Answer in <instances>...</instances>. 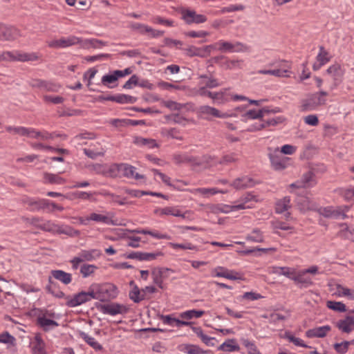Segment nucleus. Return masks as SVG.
I'll return each mask as SVG.
<instances>
[{"label":"nucleus","mask_w":354,"mask_h":354,"mask_svg":"<svg viewBox=\"0 0 354 354\" xmlns=\"http://www.w3.org/2000/svg\"><path fill=\"white\" fill-rule=\"evenodd\" d=\"M136 169V167L127 163H115L109 167V175L113 177L120 174L129 179L145 183L146 177L137 172Z\"/></svg>","instance_id":"f257e3e1"},{"label":"nucleus","mask_w":354,"mask_h":354,"mask_svg":"<svg viewBox=\"0 0 354 354\" xmlns=\"http://www.w3.org/2000/svg\"><path fill=\"white\" fill-rule=\"evenodd\" d=\"M39 229L53 234H66L71 237L78 236L80 232L70 225H58L51 221H46L39 226Z\"/></svg>","instance_id":"f03ea898"},{"label":"nucleus","mask_w":354,"mask_h":354,"mask_svg":"<svg viewBox=\"0 0 354 354\" xmlns=\"http://www.w3.org/2000/svg\"><path fill=\"white\" fill-rule=\"evenodd\" d=\"M95 287L99 297V301L105 302L113 299L118 295L116 286L111 283H96Z\"/></svg>","instance_id":"7ed1b4c3"},{"label":"nucleus","mask_w":354,"mask_h":354,"mask_svg":"<svg viewBox=\"0 0 354 354\" xmlns=\"http://www.w3.org/2000/svg\"><path fill=\"white\" fill-rule=\"evenodd\" d=\"M328 93L326 91H319L310 95L302 102V110L309 111L315 110L317 107L326 104V97Z\"/></svg>","instance_id":"20e7f679"},{"label":"nucleus","mask_w":354,"mask_h":354,"mask_svg":"<svg viewBox=\"0 0 354 354\" xmlns=\"http://www.w3.org/2000/svg\"><path fill=\"white\" fill-rule=\"evenodd\" d=\"M216 46L217 50L223 53H245L250 50L249 46L238 41L230 42L221 39L216 42Z\"/></svg>","instance_id":"39448f33"},{"label":"nucleus","mask_w":354,"mask_h":354,"mask_svg":"<svg viewBox=\"0 0 354 354\" xmlns=\"http://www.w3.org/2000/svg\"><path fill=\"white\" fill-rule=\"evenodd\" d=\"M268 157L271 166L274 170L282 171L288 167L290 158L282 156L278 147L274 149L268 148Z\"/></svg>","instance_id":"423d86ee"},{"label":"nucleus","mask_w":354,"mask_h":354,"mask_svg":"<svg viewBox=\"0 0 354 354\" xmlns=\"http://www.w3.org/2000/svg\"><path fill=\"white\" fill-rule=\"evenodd\" d=\"M95 307L102 313L112 316L118 314H125L129 310V308L126 306L118 303H111L108 304L97 303L95 304Z\"/></svg>","instance_id":"0eeeda50"},{"label":"nucleus","mask_w":354,"mask_h":354,"mask_svg":"<svg viewBox=\"0 0 354 354\" xmlns=\"http://www.w3.org/2000/svg\"><path fill=\"white\" fill-rule=\"evenodd\" d=\"M198 113L202 118L207 120H211L213 118H227L233 115L227 113H221L218 109L208 105L201 106L198 109Z\"/></svg>","instance_id":"6e6552de"},{"label":"nucleus","mask_w":354,"mask_h":354,"mask_svg":"<svg viewBox=\"0 0 354 354\" xmlns=\"http://www.w3.org/2000/svg\"><path fill=\"white\" fill-rule=\"evenodd\" d=\"M22 205L30 212H39L45 209L46 201L45 198H32L28 196H24L21 199Z\"/></svg>","instance_id":"1a4fd4ad"},{"label":"nucleus","mask_w":354,"mask_h":354,"mask_svg":"<svg viewBox=\"0 0 354 354\" xmlns=\"http://www.w3.org/2000/svg\"><path fill=\"white\" fill-rule=\"evenodd\" d=\"M30 85L33 88L53 93L59 92L62 88V85L57 82L40 79L32 80Z\"/></svg>","instance_id":"9d476101"},{"label":"nucleus","mask_w":354,"mask_h":354,"mask_svg":"<svg viewBox=\"0 0 354 354\" xmlns=\"http://www.w3.org/2000/svg\"><path fill=\"white\" fill-rule=\"evenodd\" d=\"M281 112V109L279 107L265 106L258 111L249 110L243 115V117L245 118V119L259 120L261 119L262 117L266 115V114L267 113Z\"/></svg>","instance_id":"9b49d317"},{"label":"nucleus","mask_w":354,"mask_h":354,"mask_svg":"<svg viewBox=\"0 0 354 354\" xmlns=\"http://www.w3.org/2000/svg\"><path fill=\"white\" fill-rule=\"evenodd\" d=\"M182 19L187 24H202L207 21V17L203 15L197 14L196 11L189 9H183L181 10Z\"/></svg>","instance_id":"f8f14e48"},{"label":"nucleus","mask_w":354,"mask_h":354,"mask_svg":"<svg viewBox=\"0 0 354 354\" xmlns=\"http://www.w3.org/2000/svg\"><path fill=\"white\" fill-rule=\"evenodd\" d=\"M80 42L81 39L79 37L71 35L67 37H62L59 39L53 40L48 42V46L55 48H63L78 44Z\"/></svg>","instance_id":"ddd939ff"},{"label":"nucleus","mask_w":354,"mask_h":354,"mask_svg":"<svg viewBox=\"0 0 354 354\" xmlns=\"http://www.w3.org/2000/svg\"><path fill=\"white\" fill-rule=\"evenodd\" d=\"M257 196L256 195H254L251 192H247L244 194L240 198L235 202V204L234 205V209L236 211L240 210V209H245L248 208H252V202H257Z\"/></svg>","instance_id":"4468645a"},{"label":"nucleus","mask_w":354,"mask_h":354,"mask_svg":"<svg viewBox=\"0 0 354 354\" xmlns=\"http://www.w3.org/2000/svg\"><path fill=\"white\" fill-rule=\"evenodd\" d=\"M169 272H173V270L165 268H154L151 270L153 283L161 289L164 288L163 281L169 277Z\"/></svg>","instance_id":"2eb2a0df"},{"label":"nucleus","mask_w":354,"mask_h":354,"mask_svg":"<svg viewBox=\"0 0 354 354\" xmlns=\"http://www.w3.org/2000/svg\"><path fill=\"white\" fill-rule=\"evenodd\" d=\"M20 36V31L15 27L0 24V40L13 41Z\"/></svg>","instance_id":"dca6fc26"},{"label":"nucleus","mask_w":354,"mask_h":354,"mask_svg":"<svg viewBox=\"0 0 354 354\" xmlns=\"http://www.w3.org/2000/svg\"><path fill=\"white\" fill-rule=\"evenodd\" d=\"M114 215L111 212H106V214H97L93 212L86 217L87 221H93L97 223L106 225H118L117 222L113 219Z\"/></svg>","instance_id":"f3484780"},{"label":"nucleus","mask_w":354,"mask_h":354,"mask_svg":"<svg viewBox=\"0 0 354 354\" xmlns=\"http://www.w3.org/2000/svg\"><path fill=\"white\" fill-rule=\"evenodd\" d=\"M280 66L282 67L281 68L274 70H260L258 73L263 75H272L276 77H289V73H290L289 71V68H290V63L286 61H282Z\"/></svg>","instance_id":"a211bd4d"},{"label":"nucleus","mask_w":354,"mask_h":354,"mask_svg":"<svg viewBox=\"0 0 354 354\" xmlns=\"http://www.w3.org/2000/svg\"><path fill=\"white\" fill-rule=\"evenodd\" d=\"M160 256H162V253L161 252H132L127 255V258L130 259H138L140 261H152Z\"/></svg>","instance_id":"6ab92c4d"},{"label":"nucleus","mask_w":354,"mask_h":354,"mask_svg":"<svg viewBox=\"0 0 354 354\" xmlns=\"http://www.w3.org/2000/svg\"><path fill=\"white\" fill-rule=\"evenodd\" d=\"M276 113H269L262 117L261 119L263 120V125L265 126V129L271 127H276L285 122L286 118L283 115L272 116V115Z\"/></svg>","instance_id":"aec40b11"},{"label":"nucleus","mask_w":354,"mask_h":354,"mask_svg":"<svg viewBox=\"0 0 354 354\" xmlns=\"http://www.w3.org/2000/svg\"><path fill=\"white\" fill-rule=\"evenodd\" d=\"M254 185V180L248 176L237 178L230 184V186L236 190L247 189Z\"/></svg>","instance_id":"412c9836"},{"label":"nucleus","mask_w":354,"mask_h":354,"mask_svg":"<svg viewBox=\"0 0 354 354\" xmlns=\"http://www.w3.org/2000/svg\"><path fill=\"white\" fill-rule=\"evenodd\" d=\"M232 99V94L229 93V88H223L218 92H214L212 102L216 104H224Z\"/></svg>","instance_id":"4be33fe9"},{"label":"nucleus","mask_w":354,"mask_h":354,"mask_svg":"<svg viewBox=\"0 0 354 354\" xmlns=\"http://www.w3.org/2000/svg\"><path fill=\"white\" fill-rule=\"evenodd\" d=\"M88 302L85 291H81L75 294L72 297L68 296L66 298V304L70 308H74Z\"/></svg>","instance_id":"5701e85b"},{"label":"nucleus","mask_w":354,"mask_h":354,"mask_svg":"<svg viewBox=\"0 0 354 354\" xmlns=\"http://www.w3.org/2000/svg\"><path fill=\"white\" fill-rule=\"evenodd\" d=\"M101 255L100 251L96 249L91 250H82L77 256L78 259L81 260V262L92 261Z\"/></svg>","instance_id":"b1692460"},{"label":"nucleus","mask_w":354,"mask_h":354,"mask_svg":"<svg viewBox=\"0 0 354 354\" xmlns=\"http://www.w3.org/2000/svg\"><path fill=\"white\" fill-rule=\"evenodd\" d=\"M319 48V52L316 57L318 64L315 63L313 64V68L314 71L319 70L322 66L328 63L331 58V57L329 55L328 52L325 50L323 46H320Z\"/></svg>","instance_id":"393cba45"},{"label":"nucleus","mask_w":354,"mask_h":354,"mask_svg":"<svg viewBox=\"0 0 354 354\" xmlns=\"http://www.w3.org/2000/svg\"><path fill=\"white\" fill-rule=\"evenodd\" d=\"M327 73L330 75L334 80L335 86L338 85L342 82V78L344 75V70L338 64L331 65L326 71Z\"/></svg>","instance_id":"a878e982"},{"label":"nucleus","mask_w":354,"mask_h":354,"mask_svg":"<svg viewBox=\"0 0 354 354\" xmlns=\"http://www.w3.org/2000/svg\"><path fill=\"white\" fill-rule=\"evenodd\" d=\"M15 62H33L39 59V56L37 53H25L21 50H14Z\"/></svg>","instance_id":"bb28decb"},{"label":"nucleus","mask_w":354,"mask_h":354,"mask_svg":"<svg viewBox=\"0 0 354 354\" xmlns=\"http://www.w3.org/2000/svg\"><path fill=\"white\" fill-rule=\"evenodd\" d=\"M315 183L314 174L312 171H308L302 176L301 183H292L290 186L292 187H309Z\"/></svg>","instance_id":"cd10ccee"},{"label":"nucleus","mask_w":354,"mask_h":354,"mask_svg":"<svg viewBox=\"0 0 354 354\" xmlns=\"http://www.w3.org/2000/svg\"><path fill=\"white\" fill-rule=\"evenodd\" d=\"M294 281L300 288H308L313 284L312 279L306 276L303 270L297 272Z\"/></svg>","instance_id":"c85d7f7f"},{"label":"nucleus","mask_w":354,"mask_h":354,"mask_svg":"<svg viewBox=\"0 0 354 354\" xmlns=\"http://www.w3.org/2000/svg\"><path fill=\"white\" fill-rule=\"evenodd\" d=\"M53 278L64 285H68L72 281V274L62 270H52L50 271Z\"/></svg>","instance_id":"c756f323"},{"label":"nucleus","mask_w":354,"mask_h":354,"mask_svg":"<svg viewBox=\"0 0 354 354\" xmlns=\"http://www.w3.org/2000/svg\"><path fill=\"white\" fill-rule=\"evenodd\" d=\"M330 326H323L309 329L306 332V335L309 338L313 337H324L330 330Z\"/></svg>","instance_id":"7c9ffc66"},{"label":"nucleus","mask_w":354,"mask_h":354,"mask_svg":"<svg viewBox=\"0 0 354 354\" xmlns=\"http://www.w3.org/2000/svg\"><path fill=\"white\" fill-rule=\"evenodd\" d=\"M37 324L46 331L59 326L57 322L46 317L45 315H39L37 316Z\"/></svg>","instance_id":"2f4dec72"},{"label":"nucleus","mask_w":354,"mask_h":354,"mask_svg":"<svg viewBox=\"0 0 354 354\" xmlns=\"http://www.w3.org/2000/svg\"><path fill=\"white\" fill-rule=\"evenodd\" d=\"M205 207L207 208V209L210 212L214 213V214H218V213L227 214L231 212L236 211L235 209H234V205H225V204H217V205L208 204V205H206Z\"/></svg>","instance_id":"473e14b6"},{"label":"nucleus","mask_w":354,"mask_h":354,"mask_svg":"<svg viewBox=\"0 0 354 354\" xmlns=\"http://www.w3.org/2000/svg\"><path fill=\"white\" fill-rule=\"evenodd\" d=\"M32 354H46L45 344L40 335H37L31 343Z\"/></svg>","instance_id":"72a5a7b5"},{"label":"nucleus","mask_w":354,"mask_h":354,"mask_svg":"<svg viewBox=\"0 0 354 354\" xmlns=\"http://www.w3.org/2000/svg\"><path fill=\"white\" fill-rule=\"evenodd\" d=\"M155 213L160 215H171L177 217L185 218V214L181 213V212L174 207H166L164 208H159L155 210Z\"/></svg>","instance_id":"f704fd0d"},{"label":"nucleus","mask_w":354,"mask_h":354,"mask_svg":"<svg viewBox=\"0 0 354 354\" xmlns=\"http://www.w3.org/2000/svg\"><path fill=\"white\" fill-rule=\"evenodd\" d=\"M66 180L61 177L59 174H50L48 172L44 173V183L52 185H63Z\"/></svg>","instance_id":"c9c22d12"},{"label":"nucleus","mask_w":354,"mask_h":354,"mask_svg":"<svg viewBox=\"0 0 354 354\" xmlns=\"http://www.w3.org/2000/svg\"><path fill=\"white\" fill-rule=\"evenodd\" d=\"M80 337L82 338L89 346H91L95 351L102 350V346L98 343L94 337L89 336L84 332H80Z\"/></svg>","instance_id":"e433bc0d"},{"label":"nucleus","mask_w":354,"mask_h":354,"mask_svg":"<svg viewBox=\"0 0 354 354\" xmlns=\"http://www.w3.org/2000/svg\"><path fill=\"white\" fill-rule=\"evenodd\" d=\"M97 270V267L93 264L84 263L80 266V273L83 278L92 276Z\"/></svg>","instance_id":"4c0bfd02"},{"label":"nucleus","mask_w":354,"mask_h":354,"mask_svg":"<svg viewBox=\"0 0 354 354\" xmlns=\"http://www.w3.org/2000/svg\"><path fill=\"white\" fill-rule=\"evenodd\" d=\"M205 314L204 310H189L180 313L179 317L183 319H192L193 318H200Z\"/></svg>","instance_id":"58836bf2"},{"label":"nucleus","mask_w":354,"mask_h":354,"mask_svg":"<svg viewBox=\"0 0 354 354\" xmlns=\"http://www.w3.org/2000/svg\"><path fill=\"white\" fill-rule=\"evenodd\" d=\"M290 207V198L286 196L276 203L275 210L277 213L281 214Z\"/></svg>","instance_id":"ea45409f"},{"label":"nucleus","mask_w":354,"mask_h":354,"mask_svg":"<svg viewBox=\"0 0 354 354\" xmlns=\"http://www.w3.org/2000/svg\"><path fill=\"white\" fill-rule=\"evenodd\" d=\"M246 240L254 243H262L264 241L263 232L259 229L255 228L247 235Z\"/></svg>","instance_id":"a19ab883"},{"label":"nucleus","mask_w":354,"mask_h":354,"mask_svg":"<svg viewBox=\"0 0 354 354\" xmlns=\"http://www.w3.org/2000/svg\"><path fill=\"white\" fill-rule=\"evenodd\" d=\"M137 101V97L127 95L118 94L114 95V102L119 104H133Z\"/></svg>","instance_id":"79ce46f5"},{"label":"nucleus","mask_w":354,"mask_h":354,"mask_svg":"<svg viewBox=\"0 0 354 354\" xmlns=\"http://www.w3.org/2000/svg\"><path fill=\"white\" fill-rule=\"evenodd\" d=\"M134 143L138 146H146L149 149H153L158 147L155 140L144 138L142 137H136L134 140Z\"/></svg>","instance_id":"37998d69"},{"label":"nucleus","mask_w":354,"mask_h":354,"mask_svg":"<svg viewBox=\"0 0 354 354\" xmlns=\"http://www.w3.org/2000/svg\"><path fill=\"white\" fill-rule=\"evenodd\" d=\"M129 296L135 303H139L145 299V294H141V290L136 285H134L133 289L129 291Z\"/></svg>","instance_id":"c03bdc74"},{"label":"nucleus","mask_w":354,"mask_h":354,"mask_svg":"<svg viewBox=\"0 0 354 354\" xmlns=\"http://www.w3.org/2000/svg\"><path fill=\"white\" fill-rule=\"evenodd\" d=\"M336 294L339 297H347L348 299L354 301V290L348 288L344 287L340 284L337 285Z\"/></svg>","instance_id":"a18cd8bd"},{"label":"nucleus","mask_w":354,"mask_h":354,"mask_svg":"<svg viewBox=\"0 0 354 354\" xmlns=\"http://www.w3.org/2000/svg\"><path fill=\"white\" fill-rule=\"evenodd\" d=\"M234 342L235 340L234 339H228L221 344L218 347V349L228 352L238 351L239 349V346L238 345L234 344Z\"/></svg>","instance_id":"49530a36"},{"label":"nucleus","mask_w":354,"mask_h":354,"mask_svg":"<svg viewBox=\"0 0 354 354\" xmlns=\"http://www.w3.org/2000/svg\"><path fill=\"white\" fill-rule=\"evenodd\" d=\"M326 306L328 308L337 312H345L346 310L345 304L340 301H328Z\"/></svg>","instance_id":"de8ad7c7"},{"label":"nucleus","mask_w":354,"mask_h":354,"mask_svg":"<svg viewBox=\"0 0 354 354\" xmlns=\"http://www.w3.org/2000/svg\"><path fill=\"white\" fill-rule=\"evenodd\" d=\"M184 352L187 354H206L207 351L202 350L199 346L193 344H186L184 346Z\"/></svg>","instance_id":"09e8293b"},{"label":"nucleus","mask_w":354,"mask_h":354,"mask_svg":"<svg viewBox=\"0 0 354 354\" xmlns=\"http://www.w3.org/2000/svg\"><path fill=\"white\" fill-rule=\"evenodd\" d=\"M343 228L341 231V235L346 239L354 240V226L348 227L346 224L341 225Z\"/></svg>","instance_id":"8fccbe9b"},{"label":"nucleus","mask_w":354,"mask_h":354,"mask_svg":"<svg viewBox=\"0 0 354 354\" xmlns=\"http://www.w3.org/2000/svg\"><path fill=\"white\" fill-rule=\"evenodd\" d=\"M85 295L88 301H90L91 299L99 300L95 283H92L89 286L88 291H85Z\"/></svg>","instance_id":"3c124183"},{"label":"nucleus","mask_w":354,"mask_h":354,"mask_svg":"<svg viewBox=\"0 0 354 354\" xmlns=\"http://www.w3.org/2000/svg\"><path fill=\"white\" fill-rule=\"evenodd\" d=\"M243 5H230L227 7H224L221 10L216 11V15H221L225 12H232L235 11H241L244 10Z\"/></svg>","instance_id":"603ef678"},{"label":"nucleus","mask_w":354,"mask_h":354,"mask_svg":"<svg viewBox=\"0 0 354 354\" xmlns=\"http://www.w3.org/2000/svg\"><path fill=\"white\" fill-rule=\"evenodd\" d=\"M116 81H117V77L115 76L113 73H110V74L104 75L102 77V80H101L102 84L104 86H107L109 88H113L114 86H111L110 84L115 82Z\"/></svg>","instance_id":"864d4df0"},{"label":"nucleus","mask_w":354,"mask_h":354,"mask_svg":"<svg viewBox=\"0 0 354 354\" xmlns=\"http://www.w3.org/2000/svg\"><path fill=\"white\" fill-rule=\"evenodd\" d=\"M169 245L173 249H175V250L183 249V250H197V247L191 243H169Z\"/></svg>","instance_id":"5fc2aeb1"},{"label":"nucleus","mask_w":354,"mask_h":354,"mask_svg":"<svg viewBox=\"0 0 354 354\" xmlns=\"http://www.w3.org/2000/svg\"><path fill=\"white\" fill-rule=\"evenodd\" d=\"M279 269L281 270L280 275H283L288 277V279L294 281V279L297 272L295 268L290 267H283L282 268Z\"/></svg>","instance_id":"6e6d98bb"},{"label":"nucleus","mask_w":354,"mask_h":354,"mask_svg":"<svg viewBox=\"0 0 354 354\" xmlns=\"http://www.w3.org/2000/svg\"><path fill=\"white\" fill-rule=\"evenodd\" d=\"M351 344L350 342L344 341L341 343H335L333 346L337 353L339 354H344L348 350V346Z\"/></svg>","instance_id":"4d7b16f0"},{"label":"nucleus","mask_w":354,"mask_h":354,"mask_svg":"<svg viewBox=\"0 0 354 354\" xmlns=\"http://www.w3.org/2000/svg\"><path fill=\"white\" fill-rule=\"evenodd\" d=\"M238 160V155L236 153H230L228 154L224 155L221 159L220 160L219 162L221 164H230L232 162H235Z\"/></svg>","instance_id":"13d9d810"},{"label":"nucleus","mask_w":354,"mask_h":354,"mask_svg":"<svg viewBox=\"0 0 354 354\" xmlns=\"http://www.w3.org/2000/svg\"><path fill=\"white\" fill-rule=\"evenodd\" d=\"M163 104L165 107L169 109L171 111H180L185 107V104L172 100L165 101Z\"/></svg>","instance_id":"bf43d9fd"},{"label":"nucleus","mask_w":354,"mask_h":354,"mask_svg":"<svg viewBox=\"0 0 354 354\" xmlns=\"http://www.w3.org/2000/svg\"><path fill=\"white\" fill-rule=\"evenodd\" d=\"M43 100L45 102H50L54 104H62L64 101V98L62 96H53L45 95L43 96Z\"/></svg>","instance_id":"052dcab7"},{"label":"nucleus","mask_w":354,"mask_h":354,"mask_svg":"<svg viewBox=\"0 0 354 354\" xmlns=\"http://www.w3.org/2000/svg\"><path fill=\"white\" fill-rule=\"evenodd\" d=\"M139 84V77L136 75H133L129 80L123 85L124 89H131L133 87L138 86Z\"/></svg>","instance_id":"680f3d73"},{"label":"nucleus","mask_w":354,"mask_h":354,"mask_svg":"<svg viewBox=\"0 0 354 354\" xmlns=\"http://www.w3.org/2000/svg\"><path fill=\"white\" fill-rule=\"evenodd\" d=\"M263 129H265V126L263 125L262 119H259L253 124H250L248 127L247 131L249 132H255L261 131Z\"/></svg>","instance_id":"e2e57ef3"},{"label":"nucleus","mask_w":354,"mask_h":354,"mask_svg":"<svg viewBox=\"0 0 354 354\" xmlns=\"http://www.w3.org/2000/svg\"><path fill=\"white\" fill-rule=\"evenodd\" d=\"M27 127H11L8 126L6 127V129L8 132L14 133L15 134H18L21 136H26Z\"/></svg>","instance_id":"0e129e2a"},{"label":"nucleus","mask_w":354,"mask_h":354,"mask_svg":"<svg viewBox=\"0 0 354 354\" xmlns=\"http://www.w3.org/2000/svg\"><path fill=\"white\" fill-rule=\"evenodd\" d=\"M241 297L242 299L255 301L263 298V296L259 293L251 291L244 292Z\"/></svg>","instance_id":"69168bd1"},{"label":"nucleus","mask_w":354,"mask_h":354,"mask_svg":"<svg viewBox=\"0 0 354 354\" xmlns=\"http://www.w3.org/2000/svg\"><path fill=\"white\" fill-rule=\"evenodd\" d=\"M219 189L216 187L212 188H197L194 190V193L201 194L202 195H214L216 194H218Z\"/></svg>","instance_id":"338daca9"},{"label":"nucleus","mask_w":354,"mask_h":354,"mask_svg":"<svg viewBox=\"0 0 354 354\" xmlns=\"http://www.w3.org/2000/svg\"><path fill=\"white\" fill-rule=\"evenodd\" d=\"M201 84H204V86L207 88H214L221 85L218 80L213 77L212 75H210V77L207 81H202L201 82Z\"/></svg>","instance_id":"774afa93"}]
</instances>
